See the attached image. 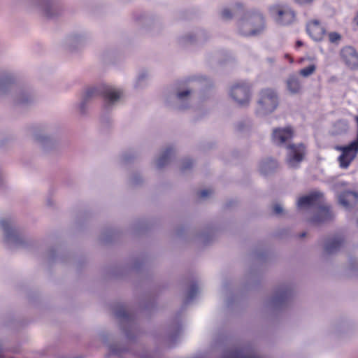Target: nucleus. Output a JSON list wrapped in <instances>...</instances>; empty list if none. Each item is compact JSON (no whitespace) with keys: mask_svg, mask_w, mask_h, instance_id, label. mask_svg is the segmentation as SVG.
<instances>
[{"mask_svg":"<svg viewBox=\"0 0 358 358\" xmlns=\"http://www.w3.org/2000/svg\"><path fill=\"white\" fill-rule=\"evenodd\" d=\"M323 201V194L313 192L308 195L300 197L297 201V206L299 208L317 206V215L313 219V222L315 223L325 222L331 220L333 214L330 206L322 205Z\"/></svg>","mask_w":358,"mask_h":358,"instance_id":"obj_1","label":"nucleus"},{"mask_svg":"<svg viewBox=\"0 0 358 358\" xmlns=\"http://www.w3.org/2000/svg\"><path fill=\"white\" fill-rule=\"evenodd\" d=\"M357 125V135L355 141L348 145H341L336 148L341 154L338 157L339 166L343 169H348L358 155V115L355 117Z\"/></svg>","mask_w":358,"mask_h":358,"instance_id":"obj_2","label":"nucleus"},{"mask_svg":"<svg viewBox=\"0 0 358 358\" xmlns=\"http://www.w3.org/2000/svg\"><path fill=\"white\" fill-rule=\"evenodd\" d=\"M258 103L264 113H272L278 106L277 92L271 88L263 89L259 92Z\"/></svg>","mask_w":358,"mask_h":358,"instance_id":"obj_3","label":"nucleus"},{"mask_svg":"<svg viewBox=\"0 0 358 358\" xmlns=\"http://www.w3.org/2000/svg\"><path fill=\"white\" fill-rule=\"evenodd\" d=\"M122 94L120 90H115L110 86L102 85L98 88L92 87L87 89L85 92V99L100 95L106 101L113 103L120 98Z\"/></svg>","mask_w":358,"mask_h":358,"instance_id":"obj_4","label":"nucleus"},{"mask_svg":"<svg viewBox=\"0 0 358 358\" xmlns=\"http://www.w3.org/2000/svg\"><path fill=\"white\" fill-rule=\"evenodd\" d=\"M230 94L239 106L248 105L250 99V86L245 82L237 83L232 86Z\"/></svg>","mask_w":358,"mask_h":358,"instance_id":"obj_5","label":"nucleus"},{"mask_svg":"<svg viewBox=\"0 0 358 358\" xmlns=\"http://www.w3.org/2000/svg\"><path fill=\"white\" fill-rule=\"evenodd\" d=\"M271 13L281 25H289L296 20L295 13L288 6H273L271 8Z\"/></svg>","mask_w":358,"mask_h":358,"instance_id":"obj_6","label":"nucleus"},{"mask_svg":"<svg viewBox=\"0 0 358 358\" xmlns=\"http://www.w3.org/2000/svg\"><path fill=\"white\" fill-rule=\"evenodd\" d=\"M339 57L347 68L358 71V51L354 47L343 46L339 51Z\"/></svg>","mask_w":358,"mask_h":358,"instance_id":"obj_7","label":"nucleus"},{"mask_svg":"<svg viewBox=\"0 0 358 358\" xmlns=\"http://www.w3.org/2000/svg\"><path fill=\"white\" fill-rule=\"evenodd\" d=\"M287 149V164L292 167L296 166L303 159L306 147L303 144H291L288 145Z\"/></svg>","mask_w":358,"mask_h":358,"instance_id":"obj_8","label":"nucleus"},{"mask_svg":"<svg viewBox=\"0 0 358 358\" xmlns=\"http://www.w3.org/2000/svg\"><path fill=\"white\" fill-rule=\"evenodd\" d=\"M243 26L251 29L250 33L245 34L246 35L255 36L259 34L264 29V19L261 14L253 13L248 17Z\"/></svg>","mask_w":358,"mask_h":358,"instance_id":"obj_9","label":"nucleus"},{"mask_svg":"<svg viewBox=\"0 0 358 358\" xmlns=\"http://www.w3.org/2000/svg\"><path fill=\"white\" fill-rule=\"evenodd\" d=\"M293 136V130L291 127L275 128L273 131L272 141L277 145H282L290 140Z\"/></svg>","mask_w":358,"mask_h":358,"instance_id":"obj_10","label":"nucleus"},{"mask_svg":"<svg viewBox=\"0 0 358 358\" xmlns=\"http://www.w3.org/2000/svg\"><path fill=\"white\" fill-rule=\"evenodd\" d=\"M308 35L315 41H320L324 36L325 29L318 20L310 21L306 26Z\"/></svg>","mask_w":358,"mask_h":358,"instance_id":"obj_11","label":"nucleus"},{"mask_svg":"<svg viewBox=\"0 0 358 358\" xmlns=\"http://www.w3.org/2000/svg\"><path fill=\"white\" fill-rule=\"evenodd\" d=\"M339 203L345 208H349L358 201V194L352 191H345L338 196Z\"/></svg>","mask_w":358,"mask_h":358,"instance_id":"obj_12","label":"nucleus"},{"mask_svg":"<svg viewBox=\"0 0 358 358\" xmlns=\"http://www.w3.org/2000/svg\"><path fill=\"white\" fill-rule=\"evenodd\" d=\"M286 85L289 93L299 94L302 92V85L299 78L295 75H291L286 80Z\"/></svg>","mask_w":358,"mask_h":358,"instance_id":"obj_13","label":"nucleus"},{"mask_svg":"<svg viewBox=\"0 0 358 358\" xmlns=\"http://www.w3.org/2000/svg\"><path fill=\"white\" fill-rule=\"evenodd\" d=\"M343 243V238L341 236H336L329 239L325 244V251L328 254L336 252Z\"/></svg>","mask_w":358,"mask_h":358,"instance_id":"obj_14","label":"nucleus"},{"mask_svg":"<svg viewBox=\"0 0 358 358\" xmlns=\"http://www.w3.org/2000/svg\"><path fill=\"white\" fill-rule=\"evenodd\" d=\"M172 152H173L172 148H168L164 151L162 155L157 159V166L159 168L163 167L169 162V158H170Z\"/></svg>","mask_w":358,"mask_h":358,"instance_id":"obj_15","label":"nucleus"},{"mask_svg":"<svg viewBox=\"0 0 358 358\" xmlns=\"http://www.w3.org/2000/svg\"><path fill=\"white\" fill-rule=\"evenodd\" d=\"M276 167L277 162L273 159H269L262 163L261 166V171L262 173L266 174L267 173V168L269 169H273Z\"/></svg>","mask_w":358,"mask_h":358,"instance_id":"obj_16","label":"nucleus"},{"mask_svg":"<svg viewBox=\"0 0 358 358\" xmlns=\"http://www.w3.org/2000/svg\"><path fill=\"white\" fill-rule=\"evenodd\" d=\"M315 70L316 65L315 64H311L308 66L301 69L299 73L300 76L306 78L313 74Z\"/></svg>","mask_w":358,"mask_h":358,"instance_id":"obj_17","label":"nucleus"},{"mask_svg":"<svg viewBox=\"0 0 358 358\" xmlns=\"http://www.w3.org/2000/svg\"><path fill=\"white\" fill-rule=\"evenodd\" d=\"M329 40L331 43H338L341 40V35L338 32H330L328 34Z\"/></svg>","mask_w":358,"mask_h":358,"instance_id":"obj_18","label":"nucleus"},{"mask_svg":"<svg viewBox=\"0 0 358 358\" xmlns=\"http://www.w3.org/2000/svg\"><path fill=\"white\" fill-rule=\"evenodd\" d=\"M117 317L118 318H129V314L128 311L124 308H122L120 310H117L115 313Z\"/></svg>","mask_w":358,"mask_h":358,"instance_id":"obj_19","label":"nucleus"},{"mask_svg":"<svg viewBox=\"0 0 358 358\" xmlns=\"http://www.w3.org/2000/svg\"><path fill=\"white\" fill-rule=\"evenodd\" d=\"M221 15L224 20H229L233 17V13L229 9L225 8L222 11Z\"/></svg>","mask_w":358,"mask_h":358,"instance_id":"obj_20","label":"nucleus"},{"mask_svg":"<svg viewBox=\"0 0 358 358\" xmlns=\"http://www.w3.org/2000/svg\"><path fill=\"white\" fill-rule=\"evenodd\" d=\"M197 292H198L197 286L195 285H192L189 290V293H188L189 299H192L196 295Z\"/></svg>","mask_w":358,"mask_h":358,"instance_id":"obj_21","label":"nucleus"},{"mask_svg":"<svg viewBox=\"0 0 358 358\" xmlns=\"http://www.w3.org/2000/svg\"><path fill=\"white\" fill-rule=\"evenodd\" d=\"M10 225V223L8 220L5 219V220H2L1 221V226L2 229L7 233L9 232Z\"/></svg>","mask_w":358,"mask_h":358,"instance_id":"obj_22","label":"nucleus"},{"mask_svg":"<svg viewBox=\"0 0 358 358\" xmlns=\"http://www.w3.org/2000/svg\"><path fill=\"white\" fill-rule=\"evenodd\" d=\"M212 194H213L212 189H203L199 192V196L200 198H206Z\"/></svg>","mask_w":358,"mask_h":358,"instance_id":"obj_23","label":"nucleus"},{"mask_svg":"<svg viewBox=\"0 0 358 358\" xmlns=\"http://www.w3.org/2000/svg\"><path fill=\"white\" fill-rule=\"evenodd\" d=\"M273 212L276 215H279L282 212V208L279 204H275L273 206Z\"/></svg>","mask_w":358,"mask_h":358,"instance_id":"obj_24","label":"nucleus"},{"mask_svg":"<svg viewBox=\"0 0 358 358\" xmlns=\"http://www.w3.org/2000/svg\"><path fill=\"white\" fill-rule=\"evenodd\" d=\"M190 94V91L189 90H185V91H182V92H180L178 94V97L179 99H182L184 98L185 96H188L189 94Z\"/></svg>","mask_w":358,"mask_h":358,"instance_id":"obj_25","label":"nucleus"},{"mask_svg":"<svg viewBox=\"0 0 358 358\" xmlns=\"http://www.w3.org/2000/svg\"><path fill=\"white\" fill-rule=\"evenodd\" d=\"M193 163L192 161L190 159L187 160V162H184L183 164V169H186L188 168H190L192 166Z\"/></svg>","mask_w":358,"mask_h":358,"instance_id":"obj_26","label":"nucleus"},{"mask_svg":"<svg viewBox=\"0 0 358 358\" xmlns=\"http://www.w3.org/2000/svg\"><path fill=\"white\" fill-rule=\"evenodd\" d=\"M353 24L355 25V29H358V13L356 14L352 21Z\"/></svg>","mask_w":358,"mask_h":358,"instance_id":"obj_27","label":"nucleus"},{"mask_svg":"<svg viewBox=\"0 0 358 358\" xmlns=\"http://www.w3.org/2000/svg\"><path fill=\"white\" fill-rule=\"evenodd\" d=\"M296 45L297 48L301 47V46L303 45V43L301 41H297L296 43Z\"/></svg>","mask_w":358,"mask_h":358,"instance_id":"obj_28","label":"nucleus"},{"mask_svg":"<svg viewBox=\"0 0 358 358\" xmlns=\"http://www.w3.org/2000/svg\"><path fill=\"white\" fill-rule=\"evenodd\" d=\"M305 236H306V233H305V232H303V233H301V234L299 235V237H300V238H303V237H305Z\"/></svg>","mask_w":358,"mask_h":358,"instance_id":"obj_29","label":"nucleus"},{"mask_svg":"<svg viewBox=\"0 0 358 358\" xmlns=\"http://www.w3.org/2000/svg\"><path fill=\"white\" fill-rule=\"evenodd\" d=\"M286 57H287L289 59V61H290L291 62H292V57H289V56H287V55H286Z\"/></svg>","mask_w":358,"mask_h":358,"instance_id":"obj_30","label":"nucleus"}]
</instances>
